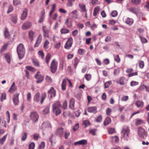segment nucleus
I'll return each mask as SVG.
<instances>
[{
    "label": "nucleus",
    "mask_w": 149,
    "mask_h": 149,
    "mask_svg": "<svg viewBox=\"0 0 149 149\" xmlns=\"http://www.w3.org/2000/svg\"><path fill=\"white\" fill-rule=\"evenodd\" d=\"M45 80L47 82L49 83H51L52 82V78L50 76H46Z\"/></svg>",
    "instance_id": "nucleus-47"
},
{
    "label": "nucleus",
    "mask_w": 149,
    "mask_h": 149,
    "mask_svg": "<svg viewBox=\"0 0 149 149\" xmlns=\"http://www.w3.org/2000/svg\"><path fill=\"white\" fill-rule=\"evenodd\" d=\"M79 8L81 11L85 14V17L86 18H87V12L86 8V6L83 4H79Z\"/></svg>",
    "instance_id": "nucleus-13"
},
{
    "label": "nucleus",
    "mask_w": 149,
    "mask_h": 149,
    "mask_svg": "<svg viewBox=\"0 0 149 149\" xmlns=\"http://www.w3.org/2000/svg\"><path fill=\"white\" fill-rule=\"evenodd\" d=\"M58 63L55 59H53L51 63L50 69L51 72L53 73H54L57 70Z\"/></svg>",
    "instance_id": "nucleus-4"
},
{
    "label": "nucleus",
    "mask_w": 149,
    "mask_h": 149,
    "mask_svg": "<svg viewBox=\"0 0 149 149\" xmlns=\"http://www.w3.org/2000/svg\"><path fill=\"white\" fill-rule=\"evenodd\" d=\"M27 137V134L26 132H23L22 134L21 140L22 141H24L26 140Z\"/></svg>",
    "instance_id": "nucleus-33"
},
{
    "label": "nucleus",
    "mask_w": 149,
    "mask_h": 149,
    "mask_svg": "<svg viewBox=\"0 0 149 149\" xmlns=\"http://www.w3.org/2000/svg\"><path fill=\"white\" fill-rule=\"evenodd\" d=\"M27 15V9L26 8L25 9L23 12V13L22 14L21 19L22 20H24L26 18Z\"/></svg>",
    "instance_id": "nucleus-18"
},
{
    "label": "nucleus",
    "mask_w": 149,
    "mask_h": 149,
    "mask_svg": "<svg viewBox=\"0 0 149 149\" xmlns=\"http://www.w3.org/2000/svg\"><path fill=\"white\" fill-rule=\"evenodd\" d=\"M56 135L59 136L60 137L63 136V129L61 127L58 128L55 131Z\"/></svg>",
    "instance_id": "nucleus-10"
},
{
    "label": "nucleus",
    "mask_w": 149,
    "mask_h": 149,
    "mask_svg": "<svg viewBox=\"0 0 149 149\" xmlns=\"http://www.w3.org/2000/svg\"><path fill=\"white\" fill-rule=\"evenodd\" d=\"M43 127L51 128L52 127L51 124L49 122H44L42 124Z\"/></svg>",
    "instance_id": "nucleus-38"
},
{
    "label": "nucleus",
    "mask_w": 149,
    "mask_h": 149,
    "mask_svg": "<svg viewBox=\"0 0 149 149\" xmlns=\"http://www.w3.org/2000/svg\"><path fill=\"white\" fill-rule=\"evenodd\" d=\"M49 112V107H46L42 111L43 113L45 115L48 113Z\"/></svg>",
    "instance_id": "nucleus-48"
},
{
    "label": "nucleus",
    "mask_w": 149,
    "mask_h": 149,
    "mask_svg": "<svg viewBox=\"0 0 149 149\" xmlns=\"http://www.w3.org/2000/svg\"><path fill=\"white\" fill-rule=\"evenodd\" d=\"M17 52L20 59L22 58L25 53V49L23 44H19L17 47Z\"/></svg>",
    "instance_id": "nucleus-1"
},
{
    "label": "nucleus",
    "mask_w": 149,
    "mask_h": 149,
    "mask_svg": "<svg viewBox=\"0 0 149 149\" xmlns=\"http://www.w3.org/2000/svg\"><path fill=\"white\" fill-rule=\"evenodd\" d=\"M77 10H75L72 12V17L74 19H77L78 17V15L77 13Z\"/></svg>",
    "instance_id": "nucleus-39"
},
{
    "label": "nucleus",
    "mask_w": 149,
    "mask_h": 149,
    "mask_svg": "<svg viewBox=\"0 0 149 149\" xmlns=\"http://www.w3.org/2000/svg\"><path fill=\"white\" fill-rule=\"evenodd\" d=\"M86 52V50L83 49H79L78 51V53L80 55H84Z\"/></svg>",
    "instance_id": "nucleus-36"
},
{
    "label": "nucleus",
    "mask_w": 149,
    "mask_h": 149,
    "mask_svg": "<svg viewBox=\"0 0 149 149\" xmlns=\"http://www.w3.org/2000/svg\"><path fill=\"white\" fill-rule=\"evenodd\" d=\"M48 93L51 98L56 96V91L53 87H51L50 88V89L48 91Z\"/></svg>",
    "instance_id": "nucleus-11"
},
{
    "label": "nucleus",
    "mask_w": 149,
    "mask_h": 149,
    "mask_svg": "<svg viewBox=\"0 0 149 149\" xmlns=\"http://www.w3.org/2000/svg\"><path fill=\"white\" fill-rule=\"evenodd\" d=\"M7 136V134H6L2 138L0 139V143L1 145H3L6 141Z\"/></svg>",
    "instance_id": "nucleus-31"
},
{
    "label": "nucleus",
    "mask_w": 149,
    "mask_h": 149,
    "mask_svg": "<svg viewBox=\"0 0 149 149\" xmlns=\"http://www.w3.org/2000/svg\"><path fill=\"white\" fill-rule=\"evenodd\" d=\"M89 112L95 113L97 112V108L95 107H89L88 108Z\"/></svg>",
    "instance_id": "nucleus-21"
},
{
    "label": "nucleus",
    "mask_w": 149,
    "mask_h": 149,
    "mask_svg": "<svg viewBox=\"0 0 149 149\" xmlns=\"http://www.w3.org/2000/svg\"><path fill=\"white\" fill-rule=\"evenodd\" d=\"M111 140L113 142H115L116 143H118L119 141V139L117 136L111 137Z\"/></svg>",
    "instance_id": "nucleus-32"
},
{
    "label": "nucleus",
    "mask_w": 149,
    "mask_h": 149,
    "mask_svg": "<svg viewBox=\"0 0 149 149\" xmlns=\"http://www.w3.org/2000/svg\"><path fill=\"white\" fill-rule=\"evenodd\" d=\"M45 11L44 10H42L41 12V15L38 21L39 23H41L43 22L45 19Z\"/></svg>",
    "instance_id": "nucleus-15"
},
{
    "label": "nucleus",
    "mask_w": 149,
    "mask_h": 149,
    "mask_svg": "<svg viewBox=\"0 0 149 149\" xmlns=\"http://www.w3.org/2000/svg\"><path fill=\"white\" fill-rule=\"evenodd\" d=\"M25 68L27 70H29L33 72H35L36 70L33 67L29 66H27L25 67Z\"/></svg>",
    "instance_id": "nucleus-46"
},
{
    "label": "nucleus",
    "mask_w": 149,
    "mask_h": 149,
    "mask_svg": "<svg viewBox=\"0 0 149 149\" xmlns=\"http://www.w3.org/2000/svg\"><path fill=\"white\" fill-rule=\"evenodd\" d=\"M60 106V103L59 102H57L53 105V111L54 112H55L57 116L61 113V110L59 108Z\"/></svg>",
    "instance_id": "nucleus-2"
},
{
    "label": "nucleus",
    "mask_w": 149,
    "mask_h": 149,
    "mask_svg": "<svg viewBox=\"0 0 149 149\" xmlns=\"http://www.w3.org/2000/svg\"><path fill=\"white\" fill-rule=\"evenodd\" d=\"M114 60L117 63H119L120 61V59L118 55L114 56Z\"/></svg>",
    "instance_id": "nucleus-60"
},
{
    "label": "nucleus",
    "mask_w": 149,
    "mask_h": 149,
    "mask_svg": "<svg viewBox=\"0 0 149 149\" xmlns=\"http://www.w3.org/2000/svg\"><path fill=\"white\" fill-rule=\"evenodd\" d=\"M35 77L37 80L36 82L37 84L41 83L44 80V77L40 74V72H38L35 76Z\"/></svg>",
    "instance_id": "nucleus-7"
},
{
    "label": "nucleus",
    "mask_w": 149,
    "mask_h": 149,
    "mask_svg": "<svg viewBox=\"0 0 149 149\" xmlns=\"http://www.w3.org/2000/svg\"><path fill=\"white\" fill-rule=\"evenodd\" d=\"M111 109L109 108H107L106 110V113L108 116H110L111 113Z\"/></svg>",
    "instance_id": "nucleus-59"
},
{
    "label": "nucleus",
    "mask_w": 149,
    "mask_h": 149,
    "mask_svg": "<svg viewBox=\"0 0 149 149\" xmlns=\"http://www.w3.org/2000/svg\"><path fill=\"white\" fill-rule=\"evenodd\" d=\"M6 99V94L5 93H3L1 94V100L3 102V100Z\"/></svg>",
    "instance_id": "nucleus-54"
},
{
    "label": "nucleus",
    "mask_w": 149,
    "mask_h": 149,
    "mask_svg": "<svg viewBox=\"0 0 149 149\" xmlns=\"http://www.w3.org/2000/svg\"><path fill=\"white\" fill-rule=\"evenodd\" d=\"M75 101L74 99L72 98L71 99L69 103V107L72 110H74V105Z\"/></svg>",
    "instance_id": "nucleus-25"
},
{
    "label": "nucleus",
    "mask_w": 149,
    "mask_h": 149,
    "mask_svg": "<svg viewBox=\"0 0 149 149\" xmlns=\"http://www.w3.org/2000/svg\"><path fill=\"white\" fill-rule=\"evenodd\" d=\"M69 31L68 29L66 28H63L60 30L61 33L62 34H65L68 33Z\"/></svg>",
    "instance_id": "nucleus-40"
},
{
    "label": "nucleus",
    "mask_w": 149,
    "mask_h": 149,
    "mask_svg": "<svg viewBox=\"0 0 149 149\" xmlns=\"http://www.w3.org/2000/svg\"><path fill=\"white\" fill-rule=\"evenodd\" d=\"M35 146L34 143L33 142H31L29 145V149H34Z\"/></svg>",
    "instance_id": "nucleus-64"
},
{
    "label": "nucleus",
    "mask_w": 149,
    "mask_h": 149,
    "mask_svg": "<svg viewBox=\"0 0 149 149\" xmlns=\"http://www.w3.org/2000/svg\"><path fill=\"white\" fill-rule=\"evenodd\" d=\"M40 94L39 92L36 93L33 97V100L35 102H38L40 100Z\"/></svg>",
    "instance_id": "nucleus-16"
},
{
    "label": "nucleus",
    "mask_w": 149,
    "mask_h": 149,
    "mask_svg": "<svg viewBox=\"0 0 149 149\" xmlns=\"http://www.w3.org/2000/svg\"><path fill=\"white\" fill-rule=\"evenodd\" d=\"M5 58L6 59L7 62L8 63H10L11 62L10 58L9 55L6 54L5 56Z\"/></svg>",
    "instance_id": "nucleus-51"
},
{
    "label": "nucleus",
    "mask_w": 149,
    "mask_h": 149,
    "mask_svg": "<svg viewBox=\"0 0 149 149\" xmlns=\"http://www.w3.org/2000/svg\"><path fill=\"white\" fill-rule=\"evenodd\" d=\"M27 100L29 102L31 100V94L29 92L26 94Z\"/></svg>",
    "instance_id": "nucleus-50"
},
{
    "label": "nucleus",
    "mask_w": 149,
    "mask_h": 149,
    "mask_svg": "<svg viewBox=\"0 0 149 149\" xmlns=\"http://www.w3.org/2000/svg\"><path fill=\"white\" fill-rule=\"evenodd\" d=\"M138 133L139 135L142 138L146 137L147 135V132L145 130L141 127H139L138 128Z\"/></svg>",
    "instance_id": "nucleus-5"
},
{
    "label": "nucleus",
    "mask_w": 149,
    "mask_h": 149,
    "mask_svg": "<svg viewBox=\"0 0 149 149\" xmlns=\"http://www.w3.org/2000/svg\"><path fill=\"white\" fill-rule=\"evenodd\" d=\"M108 132L109 134H112L115 132V130L113 128H110L108 130Z\"/></svg>",
    "instance_id": "nucleus-52"
},
{
    "label": "nucleus",
    "mask_w": 149,
    "mask_h": 149,
    "mask_svg": "<svg viewBox=\"0 0 149 149\" xmlns=\"http://www.w3.org/2000/svg\"><path fill=\"white\" fill-rule=\"evenodd\" d=\"M51 58V55L50 54L48 53L46 57V61L47 65L49 64V60Z\"/></svg>",
    "instance_id": "nucleus-34"
},
{
    "label": "nucleus",
    "mask_w": 149,
    "mask_h": 149,
    "mask_svg": "<svg viewBox=\"0 0 149 149\" xmlns=\"http://www.w3.org/2000/svg\"><path fill=\"white\" fill-rule=\"evenodd\" d=\"M31 26V23L30 22H27L24 23L22 26L23 30H26L30 28Z\"/></svg>",
    "instance_id": "nucleus-14"
},
{
    "label": "nucleus",
    "mask_w": 149,
    "mask_h": 149,
    "mask_svg": "<svg viewBox=\"0 0 149 149\" xmlns=\"http://www.w3.org/2000/svg\"><path fill=\"white\" fill-rule=\"evenodd\" d=\"M133 20L132 18L128 17L125 23L127 24L131 25L133 23Z\"/></svg>",
    "instance_id": "nucleus-28"
},
{
    "label": "nucleus",
    "mask_w": 149,
    "mask_h": 149,
    "mask_svg": "<svg viewBox=\"0 0 149 149\" xmlns=\"http://www.w3.org/2000/svg\"><path fill=\"white\" fill-rule=\"evenodd\" d=\"M43 32L44 33V36L45 37H47V38H49V31L48 30H43Z\"/></svg>",
    "instance_id": "nucleus-44"
},
{
    "label": "nucleus",
    "mask_w": 149,
    "mask_h": 149,
    "mask_svg": "<svg viewBox=\"0 0 149 149\" xmlns=\"http://www.w3.org/2000/svg\"><path fill=\"white\" fill-rule=\"evenodd\" d=\"M135 104L137 107L141 108L143 106L144 103L142 101L139 100L136 102Z\"/></svg>",
    "instance_id": "nucleus-17"
},
{
    "label": "nucleus",
    "mask_w": 149,
    "mask_h": 149,
    "mask_svg": "<svg viewBox=\"0 0 149 149\" xmlns=\"http://www.w3.org/2000/svg\"><path fill=\"white\" fill-rule=\"evenodd\" d=\"M4 34L5 38L9 39L10 38V35L7 28H6L4 31Z\"/></svg>",
    "instance_id": "nucleus-20"
},
{
    "label": "nucleus",
    "mask_w": 149,
    "mask_h": 149,
    "mask_svg": "<svg viewBox=\"0 0 149 149\" xmlns=\"http://www.w3.org/2000/svg\"><path fill=\"white\" fill-rule=\"evenodd\" d=\"M75 1V0H68L67 5L69 6H71L73 5V3Z\"/></svg>",
    "instance_id": "nucleus-58"
},
{
    "label": "nucleus",
    "mask_w": 149,
    "mask_h": 149,
    "mask_svg": "<svg viewBox=\"0 0 149 149\" xmlns=\"http://www.w3.org/2000/svg\"><path fill=\"white\" fill-rule=\"evenodd\" d=\"M91 75L89 74H86L85 75L84 77L87 81H89L91 79Z\"/></svg>",
    "instance_id": "nucleus-56"
},
{
    "label": "nucleus",
    "mask_w": 149,
    "mask_h": 149,
    "mask_svg": "<svg viewBox=\"0 0 149 149\" xmlns=\"http://www.w3.org/2000/svg\"><path fill=\"white\" fill-rule=\"evenodd\" d=\"M102 119V116L101 115L99 116L95 119V121L97 122H100Z\"/></svg>",
    "instance_id": "nucleus-62"
},
{
    "label": "nucleus",
    "mask_w": 149,
    "mask_h": 149,
    "mask_svg": "<svg viewBox=\"0 0 149 149\" xmlns=\"http://www.w3.org/2000/svg\"><path fill=\"white\" fill-rule=\"evenodd\" d=\"M139 65V67L141 68H143L144 64L143 61H139L138 62Z\"/></svg>",
    "instance_id": "nucleus-49"
},
{
    "label": "nucleus",
    "mask_w": 149,
    "mask_h": 149,
    "mask_svg": "<svg viewBox=\"0 0 149 149\" xmlns=\"http://www.w3.org/2000/svg\"><path fill=\"white\" fill-rule=\"evenodd\" d=\"M111 121V119L109 117H107L104 122V124L106 126L109 124Z\"/></svg>",
    "instance_id": "nucleus-29"
},
{
    "label": "nucleus",
    "mask_w": 149,
    "mask_h": 149,
    "mask_svg": "<svg viewBox=\"0 0 149 149\" xmlns=\"http://www.w3.org/2000/svg\"><path fill=\"white\" fill-rule=\"evenodd\" d=\"M87 143V141L86 139H83L74 143V146L81 145L82 146L86 145Z\"/></svg>",
    "instance_id": "nucleus-12"
},
{
    "label": "nucleus",
    "mask_w": 149,
    "mask_h": 149,
    "mask_svg": "<svg viewBox=\"0 0 149 149\" xmlns=\"http://www.w3.org/2000/svg\"><path fill=\"white\" fill-rule=\"evenodd\" d=\"M67 81V79H63L62 80L61 88L62 90L64 91L66 89V84Z\"/></svg>",
    "instance_id": "nucleus-27"
},
{
    "label": "nucleus",
    "mask_w": 149,
    "mask_h": 149,
    "mask_svg": "<svg viewBox=\"0 0 149 149\" xmlns=\"http://www.w3.org/2000/svg\"><path fill=\"white\" fill-rule=\"evenodd\" d=\"M112 83V81H109L106 82L104 84V88H106L109 87L110 86L111 84Z\"/></svg>",
    "instance_id": "nucleus-35"
},
{
    "label": "nucleus",
    "mask_w": 149,
    "mask_h": 149,
    "mask_svg": "<svg viewBox=\"0 0 149 149\" xmlns=\"http://www.w3.org/2000/svg\"><path fill=\"white\" fill-rule=\"evenodd\" d=\"M30 117L33 122H36L38 120L39 116L37 112L33 111L31 113Z\"/></svg>",
    "instance_id": "nucleus-6"
},
{
    "label": "nucleus",
    "mask_w": 149,
    "mask_h": 149,
    "mask_svg": "<svg viewBox=\"0 0 149 149\" xmlns=\"http://www.w3.org/2000/svg\"><path fill=\"white\" fill-rule=\"evenodd\" d=\"M125 78L121 77L120 78L119 80H117L116 81V83L118 84H119L121 85H123L125 84Z\"/></svg>",
    "instance_id": "nucleus-23"
},
{
    "label": "nucleus",
    "mask_w": 149,
    "mask_h": 149,
    "mask_svg": "<svg viewBox=\"0 0 149 149\" xmlns=\"http://www.w3.org/2000/svg\"><path fill=\"white\" fill-rule=\"evenodd\" d=\"M128 10L130 12L136 15H137L138 10L135 7H132L128 9Z\"/></svg>",
    "instance_id": "nucleus-24"
},
{
    "label": "nucleus",
    "mask_w": 149,
    "mask_h": 149,
    "mask_svg": "<svg viewBox=\"0 0 149 149\" xmlns=\"http://www.w3.org/2000/svg\"><path fill=\"white\" fill-rule=\"evenodd\" d=\"M45 146V143L44 142H41L39 146L38 149H44Z\"/></svg>",
    "instance_id": "nucleus-57"
},
{
    "label": "nucleus",
    "mask_w": 149,
    "mask_h": 149,
    "mask_svg": "<svg viewBox=\"0 0 149 149\" xmlns=\"http://www.w3.org/2000/svg\"><path fill=\"white\" fill-rule=\"evenodd\" d=\"M46 97V94L45 93H42L41 94V100L40 103L42 104L44 100Z\"/></svg>",
    "instance_id": "nucleus-30"
},
{
    "label": "nucleus",
    "mask_w": 149,
    "mask_h": 149,
    "mask_svg": "<svg viewBox=\"0 0 149 149\" xmlns=\"http://www.w3.org/2000/svg\"><path fill=\"white\" fill-rule=\"evenodd\" d=\"M130 132V130L128 127H126L123 128L121 132V134L124 139L126 141L129 139L128 134Z\"/></svg>",
    "instance_id": "nucleus-3"
},
{
    "label": "nucleus",
    "mask_w": 149,
    "mask_h": 149,
    "mask_svg": "<svg viewBox=\"0 0 149 149\" xmlns=\"http://www.w3.org/2000/svg\"><path fill=\"white\" fill-rule=\"evenodd\" d=\"M79 60L77 57L75 58L74 65V68H76L77 67V65L79 63Z\"/></svg>",
    "instance_id": "nucleus-55"
},
{
    "label": "nucleus",
    "mask_w": 149,
    "mask_h": 149,
    "mask_svg": "<svg viewBox=\"0 0 149 149\" xmlns=\"http://www.w3.org/2000/svg\"><path fill=\"white\" fill-rule=\"evenodd\" d=\"M42 39V36L41 35H40L38 36V38L37 39L36 43L34 45L35 47H37L40 44L41 42Z\"/></svg>",
    "instance_id": "nucleus-19"
},
{
    "label": "nucleus",
    "mask_w": 149,
    "mask_h": 149,
    "mask_svg": "<svg viewBox=\"0 0 149 149\" xmlns=\"http://www.w3.org/2000/svg\"><path fill=\"white\" fill-rule=\"evenodd\" d=\"M131 2L134 4L138 5L141 2V0H131Z\"/></svg>",
    "instance_id": "nucleus-61"
},
{
    "label": "nucleus",
    "mask_w": 149,
    "mask_h": 149,
    "mask_svg": "<svg viewBox=\"0 0 149 149\" xmlns=\"http://www.w3.org/2000/svg\"><path fill=\"white\" fill-rule=\"evenodd\" d=\"M56 7V4H53L52 6V10L49 13V16L51 17L52 13L55 10Z\"/></svg>",
    "instance_id": "nucleus-41"
},
{
    "label": "nucleus",
    "mask_w": 149,
    "mask_h": 149,
    "mask_svg": "<svg viewBox=\"0 0 149 149\" xmlns=\"http://www.w3.org/2000/svg\"><path fill=\"white\" fill-rule=\"evenodd\" d=\"M13 3L14 5L17 6L20 4L21 2L19 0H13Z\"/></svg>",
    "instance_id": "nucleus-53"
},
{
    "label": "nucleus",
    "mask_w": 149,
    "mask_h": 149,
    "mask_svg": "<svg viewBox=\"0 0 149 149\" xmlns=\"http://www.w3.org/2000/svg\"><path fill=\"white\" fill-rule=\"evenodd\" d=\"M19 93H17L14 94L13 96V101L14 104L15 105H18L19 104Z\"/></svg>",
    "instance_id": "nucleus-8"
},
{
    "label": "nucleus",
    "mask_w": 149,
    "mask_h": 149,
    "mask_svg": "<svg viewBox=\"0 0 149 149\" xmlns=\"http://www.w3.org/2000/svg\"><path fill=\"white\" fill-rule=\"evenodd\" d=\"M143 120L137 118L136 120L135 125H139L143 124Z\"/></svg>",
    "instance_id": "nucleus-37"
},
{
    "label": "nucleus",
    "mask_w": 149,
    "mask_h": 149,
    "mask_svg": "<svg viewBox=\"0 0 149 149\" xmlns=\"http://www.w3.org/2000/svg\"><path fill=\"white\" fill-rule=\"evenodd\" d=\"M83 124L85 125V127L88 126L90 125V122L88 120H85L83 121Z\"/></svg>",
    "instance_id": "nucleus-63"
},
{
    "label": "nucleus",
    "mask_w": 149,
    "mask_h": 149,
    "mask_svg": "<svg viewBox=\"0 0 149 149\" xmlns=\"http://www.w3.org/2000/svg\"><path fill=\"white\" fill-rule=\"evenodd\" d=\"M32 61L34 65L37 67L39 66L40 65L38 60L36 59H33Z\"/></svg>",
    "instance_id": "nucleus-42"
},
{
    "label": "nucleus",
    "mask_w": 149,
    "mask_h": 149,
    "mask_svg": "<svg viewBox=\"0 0 149 149\" xmlns=\"http://www.w3.org/2000/svg\"><path fill=\"white\" fill-rule=\"evenodd\" d=\"M73 39L72 38H70L65 43L64 47L67 49H69L72 47V44Z\"/></svg>",
    "instance_id": "nucleus-9"
},
{
    "label": "nucleus",
    "mask_w": 149,
    "mask_h": 149,
    "mask_svg": "<svg viewBox=\"0 0 149 149\" xmlns=\"http://www.w3.org/2000/svg\"><path fill=\"white\" fill-rule=\"evenodd\" d=\"M49 44V42L47 40H46L44 44L43 47L45 49H47L48 47V45Z\"/></svg>",
    "instance_id": "nucleus-45"
},
{
    "label": "nucleus",
    "mask_w": 149,
    "mask_h": 149,
    "mask_svg": "<svg viewBox=\"0 0 149 149\" xmlns=\"http://www.w3.org/2000/svg\"><path fill=\"white\" fill-rule=\"evenodd\" d=\"M12 22L14 24H16L17 22V16L16 15L12 16L10 18Z\"/></svg>",
    "instance_id": "nucleus-43"
},
{
    "label": "nucleus",
    "mask_w": 149,
    "mask_h": 149,
    "mask_svg": "<svg viewBox=\"0 0 149 149\" xmlns=\"http://www.w3.org/2000/svg\"><path fill=\"white\" fill-rule=\"evenodd\" d=\"M65 23L67 25L68 28L71 27L72 25V21L70 18H68L66 19Z\"/></svg>",
    "instance_id": "nucleus-22"
},
{
    "label": "nucleus",
    "mask_w": 149,
    "mask_h": 149,
    "mask_svg": "<svg viewBox=\"0 0 149 149\" xmlns=\"http://www.w3.org/2000/svg\"><path fill=\"white\" fill-rule=\"evenodd\" d=\"M28 35L29 39L32 41L35 36L34 32L32 31H30L29 32Z\"/></svg>",
    "instance_id": "nucleus-26"
}]
</instances>
